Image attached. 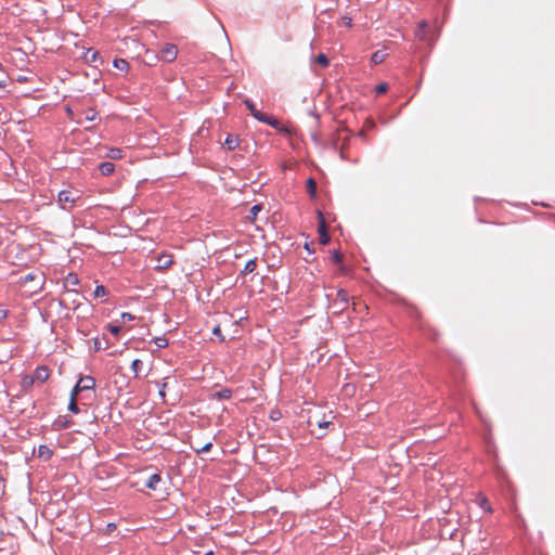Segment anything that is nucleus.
Here are the masks:
<instances>
[{
  "label": "nucleus",
  "mask_w": 555,
  "mask_h": 555,
  "mask_svg": "<svg viewBox=\"0 0 555 555\" xmlns=\"http://www.w3.org/2000/svg\"><path fill=\"white\" fill-rule=\"evenodd\" d=\"M99 169L103 176H109L115 170V165L111 162H104L100 164Z\"/></svg>",
  "instance_id": "9b49d317"
},
{
  "label": "nucleus",
  "mask_w": 555,
  "mask_h": 555,
  "mask_svg": "<svg viewBox=\"0 0 555 555\" xmlns=\"http://www.w3.org/2000/svg\"><path fill=\"white\" fill-rule=\"evenodd\" d=\"M244 104L246 105L247 109L250 112V114L253 115L254 118H256L257 120H259L261 122L270 125L273 128H279V125H280L279 120L272 116H269V115L263 114L260 111H258L251 100L246 99L244 101Z\"/></svg>",
  "instance_id": "f257e3e1"
},
{
  "label": "nucleus",
  "mask_w": 555,
  "mask_h": 555,
  "mask_svg": "<svg viewBox=\"0 0 555 555\" xmlns=\"http://www.w3.org/2000/svg\"><path fill=\"white\" fill-rule=\"evenodd\" d=\"M211 447H212V442H211V441H207V442H206V443H204V444H198V446H196V447L194 446V447H193V449H194V451H195L196 453H198V454H199V453H203V452H208V451H210Z\"/></svg>",
  "instance_id": "b1692460"
},
{
  "label": "nucleus",
  "mask_w": 555,
  "mask_h": 555,
  "mask_svg": "<svg viewBox=\"0 0 555 555\" xmlns=\"http://www.w3.org/2000/svg\"><path fill=\"white\" fill-rule=\"evenodd\" d=\"M111 159H120L124 157V152L121 149L118 147H112L108 150L107 155Z\"/></svg>",
  "instance_id": "4468645a"
},
{
  "label": "nucleus",
  "mask_w": 555,
  "mask_h": 555,
  "mask_svg": "<svg viewBox=\"0 0 555 555\" xmlns=\"http://www.w3.org/2000/svg\"><path fill=\"white\" fill-rule=\"evenodd\" d=\"M81 388H78V384L75 385V387L70 391V399H76L79 392H81Z\"/></svg>",
  "instance_id": "58836bf2"
},
{
  "label": "nucleus",
  "mask_w": 555,
  "mask_h": 555,
  "mask_svg": "<svg viewBox=\"0 0 555 555\" xmlns=\"http://www.w3.org/2000/svg\"><path fill=\"white\" fill-rule=\"evenodd\" d=\"M82 114H83V119L87 121H93L98 117V113L93 108H88Z\"/></svg>",
  "instance_id": "4be33fe9"
},
{
  "label": "nucleus",
  "mask_w": 555,
  "mask_h": 555,
  "mask_svg": "<svg viewBox=\"0 0 555 555\" xmlns=\"http://www.w3.org/2000/svg\"><path fill=\"white\" fill-rule=\"evenodd\" d=\"M53 455V451L48 446H39L38 448V457L43 461H49Z\"/></svg>",
  "instance_id": "9d476101"
},
{
  "label": "nucleus",
  "mask_w": 555,
  "mask_h": 555,
  "mask_svg": "<svg viewBox=\"0 0 555 555\" xmlns=\"http://www.w3.org/2000/svg\"><path fill=\"white\" fill-rule=\"evenodd\" d=\"M120 318H121V321H122L124 323H126V322H130V321H133V320H134V315H132V314H131V313H129V312H122V313H121V315H120Z\"/></svg>",
  "instance_id": "c9c22d12"
},
{
  "label": "nucleus",
  "mask_w": 555,
  "mask_h": 555,
  "mask_svg": "<svg viewBox=\"0 0 555 555\" xmlns=\"http://www.w3.org/2000/svg\"><path fill=\"white\" fill-rule=\"evenodd\" d=\"M50 373H51V371L48 366L41 365L35 370V373L33 376H34L35 380L44 383L50 377Z\"/></svg>",
  "instance_id": "423d86ee"
},
{
  "label": "nucleus",
  "mask_w": 555,
  "mask_h": 555,
  "mask_svg": "<svg viewBox=\"0 0 555 555\" xmlns=\"http://www.w3.org/2000/svg\"><path fill=\"white\" fill-rule=\"evenodd\" d=\"M205 555H214L212 551L207 552Z\"/></svg>",
  "instance_id": "c03bdc74"
},
{
  "label": "nucleus",
  "mask_w": 555,
  "mask_h": 555,
  "mask_svg": "<svg viewBox=\"0 0 555 555\" xmlns=\"http://www.w3.org/2000/svg\"><path fill=\"white\" fill-rule=\"evenodd\" d=\"M240 140L236 135L229 134L225 139V146L229 151H233L238 146Z\"/></svg>",
  "instance_id": "f8f14e48"
},
{
  "label": "nucleus",
  "mask_w": 555,
  "mask_h": 555,
  "mask_svg": "<svg viewBox=\"0 0 555 555\" xmlns=\"http://www.w3.org/2000/svg\"><path fill=\"white\" fill-rule=\"evenodd\" d=\"M8 317V311L5 309H0V323L3 322Z\"/></svg>",
  "instance_id": "ea45409f"
},
{
  "label": "nucleus",
  "mask_w": 555,
  "mask_h": 555,
  "mask_svg": "<svg viewBox=\"0 0 555 555\" xmlns=\"http://www.w3.org/2000/svg\"><path fill=\"white\" fill-rule=\"evenodd\" d=\"M162 481V477L160 475L158 474H153L147 482L145 483V486L149 488V489H152V490H156L158 488V483Z\"/></svg>",
  "instance_id": "ddd939ff"
},
{
  "label": "nucleus",
  "mask_w": 555,
  "mask_h": 555,
  "mask_svg": "<svg viewBox=\"0 0 555 555\" xmlns=\"http://www.w3.org/2000/svg\"><path fill=\"white\" fill-rule=\"evenodd\" d=\"M66 112H67V114L72 117V115H73V111H72L69 107H67V108H66Z\"/></svg>",
  "instance_id": "37998d69"
},
{
  "label": "nucleus",
  "mask_w": 555,
  "mask_h": 555,
  "mask_svg": "<svg viewBox=\"0 0 555 555\" xmlns=\"http://www.w3.org/2000/svg\"><path fill=\"white\" fill-rule=\"evenodd\" d=\"M257 268V258L250 259L246 262L242 273L243 274H249L254 272Z\"/></svg>",
  "instance_id": "2eb2a0df"
},
{
  "label": "nucleus",
  "mask_w": 555,
  "mask_h": 555,
  "mask_svg": "<svg viewBox=\"0 0 555 555\" xmlns=\"http://www.w3.org/2000/svg\"><path fill=\"white\" fill-rule=\"evenodd\" d=\"M318 217H319V227H318L319 240L322 245H326L331 240L330 235L327 233L326 222H325V219L321 211H318Z\"/></svg>",
  "instance_id": "7ed1b4c3"
},
{
  "label": "nucleus",
  "mask_w": 555,
  "mask_h": 555,
  "mask_svg": "<svg viewBox=\"0 0 555 555\" xmlns=\"http://www.w3.org/2000/svg\"><path fill=\"white\" fill-rule=\"evenodd\" d=\"M108 295V291L105 286L103 285H98L93 292V296L94 298H101V297H105Z\"/></svg>",
  "instance_id": "5701e85b"
},
{
  "label": "nucleus",
  "mask_w": 555,
  "mask_h": 555,
  "mask_svg": "<svg viewBox=\"0 0 555 555\" xmlns=\"http://www.w3.org/2000/svg\"><path fill=\"white\" fill-rule=\"evenodd\" d=\"M107 327L108 331L114 335H118L121 331V327L119 325L109 324Z\"/></svg>",
  "instance_id": "e433bc0d"
},
{
  "label": "nucleus",
  "mask_w": 555,
  "mask_h": 555,
  "mask_svg": "<svg viewBox=\"0 0 555 555\" xmlns=\"http://www.w3.org/2000/svg\"><path fill=\"white\" fill-rule=\"evenodd\" d=\"M332 260L334 263H337V264L341 263L343 255L339 251L335 250L332 255Z\"/></svg>",
  "instance_id": "473e14b6"
},
{
  "label": "nucleus",
  "mask_w": 555,
  "mask_h": 555,
  "mask_svg": "<svg viewBox=\"0 0 555 555\" xmlns=\"http://www.w3.org/2000/svg\"><path fill=\"white\" fill-rule=\"evenodd\" d=\"M314 63L320 65L321 67H327L328 64H330V61H328V57L323 54V53H320L315 59H314Z\"/></svg>",
  "instance_id": "aec40b11"
},
{
  "label": "nucleus",
  "mask_w": 555,
  "mask_h": 555,
  "mask_svg": "<svg viewBox=\"0 0 555 555\" xmlns=\"http://www.w3.org/2000/svg\"><path fill=\"white\" fill-rule=\"evenodd\" d=\"M352 309H353V311H362V310L367 309V307H366V305L361 302L359 299L353 298Z\"/></svg>",
  "instance_id": "cd10ccee"
},
{
  "label": "nucleus",
  "mask_w": 555,
  "mask_h": 555,
  "mask_svg": "<svg viewBox=\"0 0 555 555\" xmlns=\"http://www.w3.org/2000/svg\"><path fill=\"white\" fill-rule=\"evenodd\" d=\"M142 365V361L139 359H135L131 363V370L134 374V377H139L140 366Z\"/></svg>",
  "instance_id": "bb28decb"
},
{
  "label": "nucleus",
  "mask_w": 555,
  "mask_h": 555,
  "mask_svg": "<svg viewBox=\"0 0 555 555\" xmlns=\"http://www.w3.org/2000/svg\"><path fill=\"white\" fill-rule=\"evenodd\" d=\"M77 198L78 197H75L73 195V192L68 191V190H63V191H61L59 193V203H60V205L62 206L63 209H67L68 208L67 204H69L70 205L69 207H72L75 204Z\"/></svg>",
  "instance_id": "20e7f679"
},
{
  "label": "nucleus",
  "mask_w": 555,
  "mask_h": 555,
  "mask_svg": "<svg viewBox=\"0 0 555 555\" xmlns=\"http://www.w3.org/2000/svg\"><path fill=\"white\" fill-rule=\"evenodd\" d=\"M331 423H332L331 421H328V420H320L315 415H310L308 417V426L311 427V428L314 427V426H318L320 429H326Z\"/></svg>",
  "instance_id": "0eeeda50"
},
{
  "label": "nucleus",
  "mask_w": 555,
  "mask_h": 555,
  "mask_svg": "<svg viewBox=\"0 0 555 555\" xmlns=\"http://www.w3.org/2000/svg\"><path fill=\"white\" fill-rule=\"evenodd\" d=\"M77 384H78V388H81L82 391L90 390V389L94 388L95 379L91 376H85V377H81Z\"/></svg>",
  "instance_id": "6e6552de"
},
{
  "label": "nucleus",
  "mask_w": 555,
  "mask_h": 555,
  "mask_svg": "<svg viewBox=\"0 0 555 555\" xmlns=\"http://www.w3.org/2000/svg\"><path fill=\"white\" fill-rule=\"evenodd\" d=\"M35 383V378L33 375H25L23 378H22V386L23 387H30L33 386Z\"/></svg>",
  "instance_id": "c85d7f7f"
},
{
  "label": "nucleus",
  "mask_w": 555,
  "mask_h": 555,
  "mask_svg": "<svg viewBox=\"0 0 555 555\" xmlns=\"http://www.w3.org/2000/svg\"><path fill=\"white\" fill-rule=\"evenodd\" d=\"M173 257L170 254H162L157 257L156 270L164 271L171 267Z\"/></svg>",
  "instance_id": "39448f33"
},
{
  "label": "nucleus",
  "mask_w": 555,
  "mask_h": 555,
  "mask_svg": "<svg viewBox=\"0 0 555 555\" xmlns=\"http://www.w3.org/2000/svg\"><path fill=\"white\" fill-rule=\"evenodd\" d=\"M478 504L479 506L487 513H492V508L488 499L485 495H478Z\"/></svg>",
  "instance_id": "dca6fc26"
},
{
  "label": "nucleus",
  "mask_w": 555,
  "mask_h": 555,
  "mask_svg": "<svg viewBox=\"0 0 555 555\" xmlns=\"http://www.w3.org/2000/svg\"><path fill=\"white\" fill-rule=\"evenodd\" d=\"M156 385L159 387V392H158V393H159V396H160L163 399H165V397H166L165 390H166L167 385H168V383H167V377H166V378H164L162 383H156Z\"/></svg>",
  "instance_id": "c756f323"
},
{
  "label": "nucleus",
  "mask_w": 555,
  "mask_h": 555,
  "mask_svg": "<svg viewBox=\"0 0 555 555\" xmlns=\"http://www.w3.org/2000/svg\"><path fill=\"white\" fill-rule=\"evenodd\" d=\"M427 27V23L425 21H422L418 23L417 29L415 31V35L418 39L425 40L426 33L425 29Z\"/></svg>",
  "instance_id": "f3484780"
},
{
  "label": "nucleus",
  "mask_w": 555,
  "mask_h": 555,
  "mask_svg": "<svg viewBox=\"0 0 555 555\" xmlns=\"http://www.w3.org/2000/svg\"><path fill=\"white\" fill-rule=\"evenodd\" d=\"M348 304V294L344 289H338L334 299V305H338L339 309L343 310Z\"/></svg>",
  "instance_id": "1a4fd4ad"
},
{
  "label": "nucleus",
  "mask_w": 555,
  "mask_h": 555,
  "mask_svg": "<svg viewBox=\"0 0 555 555\" xmlns=\"http://www.w3.org/2000/svg\"><path fill=\"white\" fill-rule=\"evenodd\" d=\"M375 90H376L377 94H383V93H385L388 90V85L385 83V82L379 83V85L376 86Z\"/></svg>",
  "instance_id": "f704fd0d"
},
{
  "label": "nucleus",
  "mask_w": 555,
  "mask_h": 555,
  "mask_svg": "<svg viewBox=\"0 0 555 555\" xmlns=\"http://www.w3.org/2000/svg\"><path fill=\"white\" fill-rule=\"evenodd\" d=\"M212 334H214L215 336H217L221 341H223V340H224V337H223V335L221 334V328H220V326H219V325H217V326H215V327L212 328Z\"/></svg>",
  "instance_id": "4c0bfd02"
},
{
  "label": "nucleus",
  "mask_w": 555,
  "mask_h": 555,
  "mask_svg": "<svg viewBox=\"0 0 555 555\" xmlns=\"http://www.w3.org/2000/svg\"><path fill=\"white\" fill-rule=\"evenodd\" d=\"M154 343L158 348H165L168 346V340L165 337H156Z\"/></svg>",
  "instance_id": "7c9ffc66"
},
{
  "label": "nucleus",
  "mask_w": 555,
  "mask_h": 555,
  "mask_svg": "<svg viewBox=\"0 0 555 555\" xmlns=\"http://www.w3.org/2000/svg\"><path fill=\"white\" fill-rule=\"evenodd\" d=\"M384 59H385V53L382 51H376L375 53H373L371 60L374 64H379L384 61Z\"/></svg>",
  "instance_id": "a878e982"
},
{
  "label": "nucleus",
  "mask_w": 555,
  "mask_h": 555,
  "mask_svg": "<svg viewBox=\"0 0 555 555\" xmlns=\"http://www.w3.org/2000/svg\"><path fill=\"white\" fill-rule=\"evenodd\" d=\"M114 66L117 69L124 70V72H127L129 69V63L126 60H122V59H116L114 61Z\"/></svg>",
  "instance_id": "412c9836"
},
{
  "label": "nucleus",
  "mask_w": 555,
  "mask_h": 555,
  "mask_svg": "<svg viewBox=\"0 0 555 555\" xmlns=\"http://www.w3.org/2000/svg\"><path fill=\"white\" fill-rule=\"evenodd\" d=\"M68 410L74 413V414H77L79 413V408L77 405V400L76 399H70L69 400V403H68Z\"/></svg>",
  "instance_id": "2f4dec72"
},
{
  "label": "nucleus",
  "mask_w": 555,
  "mask_h": 555,
  "mask_svg": "<svg viewBox=\"0 0 555 555\" xmlns=\"http://www.w3.org/2000/svg\"><path fill=\"white\" fill-rule=\"evenodd\" d=\"M231 396H232V391L228 388H224V389L214 393V398H216L218 400H228L231 398Z\"/></svg>",
  "instance_id": "a211bd4d"
},
{
  "label": "nucleus",
  "mask_w": 555,
  "mask_h": 555,
  "mask_svg": "<svg viewBox=\"0 0 555 555\" xmlns=\"http://www.w3.org/2000/svg\"><path fill=\"white\" fill-rule=\"evenodd\" d=\"M262 209V206L261 205H254L250 210H249V216H248V219L250 221H255L258 212Z\"/></svg>",
  "instance_id": "393cba45"
},
{
  "label": "nucleus",
  "mask_w": 555,
  "mask_h": 555,
  "mask_svg": "<svg viewBox=\"0 0 555 555\" xmlns=\"http://www.w3.org/2000/svg\"><path fill=\"white\" fill-rule=\"evenodd\" d=\"M307 190H308V193L311 197H315V194H317V182L312 179V178H309L307 180Z\"/></svg>",
  "instance_id": "6ab92c4d"
},
{
  "label": "nucleus",
  "mask_w": 555,
  "mask_h": 555,
  "mask_svg": "<svg viewBox=\"0 0 555 555\" xmlns=\"http://www.w3.org/2000/svg\"><path fill=\"white\" fill-rule=\"evenodd\" d=\"M37 278L34 273H28L25 276L21 278V284H26L27 282L34 281Z\"/></svg>",
  "instance_id": "72a5a7b5"
},
{
  "label": "nucleus",
  "mask_w": 555,
  "mask_h": 555,
  "mask_svg": "<svg viewBox=\"0 0 555 555\" xmlns=\"http://www.w3.org/2000/svg\"><path fill=\"white\" fill-rule=\"evenodd\" d=\"M178 55V48L172 43L165 44L159 51V59L164 62H173Z\"/></svg>",
  "instance_id": "f03ea898"
},
{
  "label": "nucleus",
  "mask_w": 555,
  "mask_h": 555,
  "mask_svg": "<svg viewBox=\"0 0 555 555\" xmlns=\"http://www.w3.org/2000/svg\"><path fill=\"white\" fill-rule=\"evenodd\" d=\"M67 282L72 283V284H77L78 283L77 276L69 274L67 278Z\"/></svg>",
  "instance_id": "a19ab883"
},
{
  "label": "nucleus",
  "mask_w": 555,
  "mask_h": 555,
  "mask_svg": "<svg viewBox=\"0 0 555 555\" xmlns=\"http://www.w3.org/2000/svg\"><path fill=\"white\" fill-rule=\"evenodd\" d=\"M5 87H7L5 80H0V90L4 91Z\"/></svg>",
  "instance_id": "79ce46f5"
}]
</instances>
